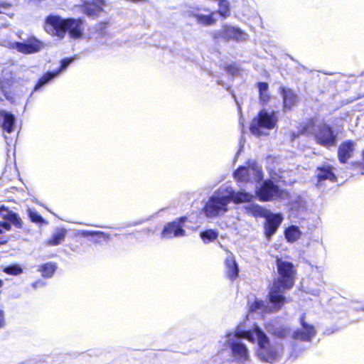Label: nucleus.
<instances>
[{"label":"nucleus","instance_id":"obj_1","mask_svg":"<svg viewBox=\"0 0 364 364\" xmlns=\"http://www.w3.org/2000/svg\"><path fill=\"white\" fill-rule=\"evenodd\" d=\"M46 31L51 36L62 39L68 33L72 39H80L84 33V21L81 18H63L59 16L50 15L46 19Z\"/></svg>","mask_w":364,"mask_h":364},{"label":"nucleus","instance_id":"obj_2","mask_svg":"<svg viewBox=\"0 0 364 364\" xmlns=\"http://www.w3.org/2000/svg\"><path fill=\"white\" fill-rule=\"evenodd\" d=\"M276 264L278 276L273 279L272 284L291 289L294 287L296 280V267L292 262L284 261L280 257H277Z\"/></svg>","mask_w":364,"mask_h":364},{"label":"nucleus","instance_id":"obj_3","mask_svg":"<svg viewBox=\"0 0 364 364\" xmlns=\"http://www.w3.org/2000/svg\"><path fill=\"white\" fill-rule=\"evenodd\" d=\"M255 331L258 340V355L260 359L270 363L275 362L279 357L277 348L270 343L269 338L259 327H255Z\"/></svg>","mask_w":364,"mask_h":364},{"label":"nucleus","instance_id":"obj_4","mask_svg":"<svg viewBox=\"0 0 364 364\" xmlns=\"http://www.w3.org/2000/svg\"><path fill=\"white\" fill-rule=\"evenodd\" d=\"M247 37V33L241 28L227 23L223 24L220 29L211 33V38L215 41L223 40L225 42L230 41L242 42L245 41Z\"/></svg>","mask_w":364,"mask_h":364},{"label":"nucleus","instance_id":"obj_5","mask_svg":"<svg viewBox=\"0 0 364 364\" xmlns=\"http://www.w3.org/2000/svg\"><path fill=\"white\" fill-rule=\"evenodd\" d=\"M277 122V119L274 112L268 113L267 111L260 110L256 117L253 118L250 126V132L257 136L262 134L261 129H272Z\"/></svg>","mask_w":364,"mask_h":364},{"label":"nucleus","instance_id":"obj_6","mask_svg":"<svg viewBox=\"0 0 364 364\" xmlns=\"http://www.w3.org/2000/svg\"><path fill=\"white\" fill-rule=\"evenodd\" d=\"M287 290L288 289L272 283L269 286L267 300L269 306L267 312L276 313L282 309L287 302V298L284 294Z\"/></svg>","mask_w":364,"mask_h":364},{"label":"nucleus","instance_id":"obj_7","mask_svg":"<svg viewBox=\"0 0 364 364\" xmlns=\"http://www.w3.org/2000/svg\"><path fill=\"white\" fill-rule=\"evenodd\" d=\"M315 142L323 147L335 146L338 141V134L333 128L326 123L320 124L314 133Z\"/></svg>","mask_w":364,"mask_h":364},{"label":"nucleus","instance_id":"obj_8","mask_svg":"<svg viewBox=\"0 0 364 364\" xmlns=\"http://www.w3.org/2000/svg\"><path fill=\"white\" fill-rule=\"evenodd\" d=\"M230 198L226 196H211L203 206V210L208 218H213L225 213Z\"/></svg>","mask_w":364,"mask_h":364},{"label":"nucleus","instance_id":"obj_9","mask_svg":"<svg viewBox=\"0 0 364 364\" xmlns=\"http://www.w3.org/2000/svg\"><path fill=\"white\" fill-rule=\"evenodd\" d=\"M255 193L259 200L262 202L274 200L283 195V191L271 179L264 181Z\"/></svg>","mask_w":364,"mask_h":364},{"label":"nucleus","instance_id":"obj_10","mask_svg":"<svg viewBox=\"0 0 364 364\" xmlns=\"http://www.w3.org/2000/svg\"><path fill=\"white\" fill-rule=\"evenodd\" d=\"M187 220L186 216L180 217L173 221L168 223L161 232L162 238L171 239L185 235L183 223Z\"/></svg>","mask_w":364,"mask_h":364},{"label":"nucleus","instance_id":"obj_11","mask_svg":"<svg viewBox=\"0 0 364 364\" xmlns=\"http://www.w3.org/2000/svg\"><path fill=\"white\" fill-rule=\"evenodd\" d=\"M13 48L23 54H32L39 52L43 48V43L34 36L29 37L26 42H15Z\"/></svg>","mask_w":364,"mask_h":364},{"label":"nucleus","instance_id":"obj_12","mask_svg":"<svg viewBox=\"0 0 364 364\" xmlns=\"http://www.w3.org/2000/svg\"><path fill=\"white\" fill-rule=\"evenodd\" d=\"M335 168L331 164H322L316 168V186H321L325 181L336 183L338 177L334 172Z\"/></svg>","mask_w":364,"mask_h":364},{"label":"nucleus","instance_id":"obj_13","mask_svg":"<svg viewBox=\"0 0 364 364\" xmlns=\"http://www.w3.org/2000/svg\"><path fill=\"white\" fill-rule=\"evenodd\" d=\"M264 218L266 220L264 223V232L266 237L269 240L279 228L283 220V217L281 213H272L269 212Z\"/></svg>","mask_w":364,"mask_h":364},{"label":"nucleus","instance_id":"obj_14","mask_svg":"<svg viewBox=\"0 0 364 364\" xmlns=\"http://www.w3.org/2000/svg\"><path fill=\"white\" fill-rule=\"evenodd\" d=\"M300 324L303 330L297 329L294 331L291 335L292 338L300 340L301 341H310L316 335V329L313 325L308 324L305 321V316L300 317Z\"/></svg>","mask_w":364,"mask_h":364},{"label":"nucleus","instance_id":"obj_15","mask_svg":"<svg viewBox=\"0 0 364 364\" xmlns=\"http://www.w3.org/2000/svg\"><path fill=\"white\" fill-rule=\"evenodd\" d=\"M279 92L282 97V109L284 112L292 110L298 102V96L291 88L281 86Z\"/></svg>","mask_w":364,"mask_h":364},{"label":"nucleus","instance_id":"obj_16","mask_svg":"<svg viewBox=\"0 0 364 364\" xmlns=\"http://www.w3.org/2000/svg\"><path fill=\"white\" fill-rule=\"evenodd\" d=\"M356 147V142L352 139L342 141L338 147L337 156L341 164H346L354 153Z\"/></svg>","mask_w":364,"mask_h":364},{"label":"nucleus","instance_id":"obj_17","mask_svg":"<svg viewBox=\"0 0 364 364\" xmlns=\"http://www.w3.org/2000/svg\"><path fill=\"white\" fill-rule=\"evenodd\" d=\"M232 358L241 363L246 362L249 358V353L247 346L240 341H232L229 343Z\"/></svg>","mask_w":364,"mask_h":364},{"label":"nucleus","instance_id":"obj_18","mask_svg":"<svg viewBox=\"0 0 364 364\" xmlns=\"http://www.w3.org/2000/svg\"><path fill=\"white\" fill-rule=\"evenodd\" d=\"M71 61L72 60L70 58L63 59L60 61V66L59 68H58L55 70L48 71L43 73L37 80L34 86V90H38V88L48 82L50 80L55 77L60 73L61 70L66 68L69 65Z\"/></svg>","mask_w":364,"mask_h":364},{"label":"nucleus","instance_id":"obj_19","mask_svg":"<svg viewBox=\"0 0 364 364\" xmlns=\"http://www.w3.org/2000/svg\"><path fill=\"white\" fill-rule=\"evenodd\" d=\"M228 253L224 261L225 275L233 282L239 277V266L232 252L228 251Z\"/></svg>","mask_w":364,"mask_h":364},{"label":"nucleus","instance_id":"obj_20","mask_svg":"<svg viewBox=\"0 0 364 364\" xmlns=\"http://www.w3.org/2000/svg\"><path fill=\"white\" fill-rule=\"evenodd\" d=\"M252 172L256 173L259 178H262V173L255 167L239 166L233 173L234 178L239 182L247 183L250 181Z\"/></svg>","mask_w":364,"mask_h":364},{"label":"nucleus","instance_id":"obj_21","mask_svg":"<svg viewBox=\"0 0 364 364\" xmlns=\"http://www.w3.org/2000/svg\"><path fill=\"white\" fill-rule=\"evenodd\" d=\"M100 2V5L96 4V1H83L81 6L82 13L92 18H96L103 11L102 4L104 1Z\"/></svg>","mask_w":364,"mask_h":364},{"label":"nucleus","instance_id":"obj_22","mask_svg":"<svg viewBox=\"0 0 364 364\" xmlns=\"http://www.w3.org/2000/svg\"><path fill=\"white\" fill-rule=\"evenodd\" d=\"M0 116L3 118L1 124L2 129L8 134L11 133L16 123L15 116L4 110L0 111Z\"/></svg>","mask_w":364,"mask_h":364},{"label":"nucleus","instance_id":"obj_23","mask_svg":"<svg viewBox=\"0 0 364 364\" xmlns=\"http://www.w3.org/2000/svg\"><path fill=\"white\" fill-rule=\"evenodd\" d=\"M316 128V119L314 117H310L306 119V121L302 123L298 129V132L296 136H299L301 135H313L314 136V132Z\"/></svg>","mask_w":364,"mask_h":364},{"label":"nucleus","instance_id":"obj_24","mask_svg":"<svg viewBox=\"0 0 364 364\" xmlns=\"http://www.w3.org/2000/svg\"><path fill=\"white\" fill-rule=\"evenodd\" d=\"M67 233V230L65 228H59L56 230L55 232L46 241V244L48 246H57L61 244L65 238Z\"/></svg>","mask_w":364,"mask_h":364},{"label":"nucleus","instance_id":"obj_25","mask_svg":"<svg viewBox=\"0 0 364 364\" xmlns=\"http://www.w3.org/2000/svg\"><path fill=\"white\" fill-rule=\"evenodd\" d=\"M230 198V201L232 200L235 203H242L251 201L252 196L244 191H230L228 196Z\"/></svg>","mask_w":364,"mask_h":364},{"label":"nucleus","instance_id":"obj_26","mask_svg":"<svg viewBox=\"0 0 364 364\" xmlns=\"http://www.w3.org/2000/svg\"><path fill=\"white\" fill-rule=\"evenodd\" d=\"M215 12L211 11L208 15L201 14H194V17L196 18L197 22L203 26H210L216 24V19L214 17Z\"/></svg>","mask_w":364,"mask_h":364},{"label":"nucleus","instance_id":"obj_27","mask_svg":"<svg viewBox=\"0 0 364 364\" xmlns=\"http://www.w3.org/2000/svg\"><path fill=\"white\" fill-rule=\"evenodd\" d=\"M56 269L57 264L55 262H46L38 267V271L41 272L43 278L52 277Z\"/></svg>","mask_w":364,"mask_h":364},{"label":"nucleus","instance_id":"obj_28","mask_svg":"<svg viewBox=\"0 0 364 364\" xmlns=\"http://www.w3.org/2000/svg\"><path fill=\"white\" fill-rule=\"evenodd\" d=\"M269 332L279 338H285L290 335L291 329L286 326H273L269 329Z\"/></svg>","mask_w":364,"mask_h":364},{"label":"nucleus","instance_id":"obj_29","mask_svg":"<svg viewBox=\"0 0 364 364\" xmlns=\"http://www.w3.org/2000/svg\"><path fill=\"white\" fill-rule=\"evenodd\" d=\"M301 232L296 225H290L284 230V236L287 242H294L301 236Z\"/></svg>","mask_w":364,"mask_h":364},{"label":"nucleus","instance_id":"obj_30","mask_svg":"<svg viewBox=\"0 0 364 364\" xmlns=\"http://www.w3.org/2000/svg\"><path fill=\"white\" fill-rule=\"evenodd\" d=\"M200 237L205 243L213 242L218 237V232L214 229H208L200 232Z\"/></svg>","mask_w":364,"mask_h":364},{"label":"nucleus","instance_id":"obj_31","mask_svg":"<svg viewBox=\"0 0 364 364\" xmlns=\"http://www.w3.org/2000/svg\"><path fill=\"white\" fill-rule=\"evenodd\" d=\"M249 212L251 213L252 215H253L255 218H265L267 215L269 213V210L264 208L263 207L255 204L251 205L249 208Z\"/></svg>","mask_w":364,"mask_h":364},{"label":"nucleus","instance_id":"obj_32","mask_svg":"<svg viewBox=\"0 0 364 364\" xmlns=\"http://www.w3.org/2000/svg\"><path fill=\"white\" fill-rule=\"evenodd\" d=\"M4 219L11 222L16 228H22V220L18 215L12 210H8L7 214L4 217Z\"/></svg>","mask_w":364,"mask_h":364},{"label":"nucleus","instance_id":"obj_33","mask_svg":"<svg viewBox=\"0 0 364 364\" xmlns=\"http://www.w3.org/2000/svg\"><path fill=\"white\" fill-rule=\"evenodd\" d=\"M27 213L29 217L30 220L32 223H36V224H46L47 223L46 220L43 218V216L38 213L36 210L33 209H28Z\"/></svg>","mask_w":364,"mask_h":364},{"label":"nucleus","instance_id":"obj_34","mask_svg":"<svg viewBox=\"0 0 364 364\" xmlns=\"http://www.w3.org/2000/svg\"><path fill=\"white\" fill-rule=\"evenodd\" d=\"M3 272L6 274L17 276L23 273V268L17 264L6 266L2 269Z\"/></svg>","mask_w":364,"mask_h":364},{"label":"nucleus","instance_id":"obj_35","mask_svg":"<svg viewBox=\"0 0 364 364\" xmlns=\"http://www.w3.org/2000/svg\"><path fill=\"white\" fill-rule=\"evenodd\" d=\"M217 12L223 19L229 16L230 15L229 1H219V8Z\"/></svg>","mask_w":364,"mask_h":364},{"label":"nucleus","instance_id":"obj_36","mask_svg":"<svg viewBox=\"0 0 364 364\" xmlns=\"http://www.w3.org/2000/svg\"><path fill=\"white\" fill-rule=\"evenodd\" d=\"M264 307V302L261 299H256L250 305L249 311L250 313L256 312L257 310L262 309Z\"/></svg>","mask_w":364,"mask_h":364},{"label":"nucleus","instance_id":"obj_37","mask_svg":"<svg viewBox=\"0 0 364 364\" xmlns=\"http://www.w3.org/2000/svg\"><path fill=\"white\" fill-rule=\"evenodd\" d=\"M224 68L227 73L232 75H238L240 70L239 66L235 63L227 64L225 65Z\"/></svg>","mask_w":364,"mask_h":364},{"label":"nucleus","instance_id":"obj_38","mask_svg":"<svg viewBox=\"0 0 364 364\" xmlns=\"http://www.w3.org/2000/svg\"><path fill=\"white\" fill-rule=\"evenodd\" d=\"M11 229V225L10 223L6 221H0V234L9 231Z\"/></svg>","mask_w":364,"mask_h":364},{"label":"nucleus","instance_id":"obj_39","mask_svg":"<svg viewBox=\"0 0 364 364\" xmlns=\"http://www.w3.org/2000/svg\"><path fill=\"white\" fill-rule=\"evenodd\" d=\"M259 102L262 104L268 102L270 100V95L267 92H259Z\"/></svg>","mask_w":364,"mask_h":364},{"label":"nucleus","instance_id":"obj_40","mask_svg":"<svg viewBox=\"0 0 364 364\" xmlns=\"http://www.w3.org/2000/svg\"><path fill=\"white\" fill-rule=\"evenodd\" d=\"M259 92H265L268 91L269 85L266 82H259L257 83Z\"/></svg>","mask_w":364,"mask_h":364},{"label":"nucleus","instance_id":"obj_41","mask_svg":"<svg viewBox=\"0 0 364 364\" xmlns=\"http://www.w3.org/2000/svg\"><path fill=\"white\" fill-rule=\"evenodd\" d=\"M82 242L81 240L75 239L73 243L70 244V248L73 251L77 250L80 247V245H82Z\"/></svg>","mask_w":364,"mask_h":364},{"label":"nucleus","instance_id":"obj_42","mask_svg":"<svg viewBox=\"0 0 364 364\" xmlns=\"http://www.w3.org/2000/svg\"><path fill=\"white\" fill-rule=\"evenodd\" d=\"M11 7V4L9 3H4V2L0 3V14H8V13H6V10Z\"/></svg>","mask_w":364,"mask_h":364},{"label":"nucleus","instance_id":"obj_43","mask_svg":"<svg viewBox=\"0 0 364 364\" xmlns=\"http://www.w3.org/2000/svg\"><path fill=\"white\" fill-rule=\"evenodd\" d=\"M246 332H247V331H243V330H241V329H236L235 333H234V335L236 337L244 338H245V336H247V333Z\"/></svg>","mask_w":364,"mask_h":364},{"label":"nucleus","instance_id":"obj_44","mask_svg":"<svg viewBox=\"0 0 364 364\" xmlns=\"http://www.w3.org/2000/svg\"><path fill=\"white\" fill-rule=\"evenodd\" d=\"M45 284H46L43 281L39 279V280L35 281L31 285L33 289H36L39 287H42L45 286Z\"/></svg>","mask_w":364,"mask_h":364},{"label":"nucleus","instance_id":"obj_45","mask_svg":"<svg viewBox=\"0 0 364 364\" xmlns=\"http://www.w3.org/2000/svg\"><path fill=\"white\" fill-rule=\"evenodd\" d=\"M107 24V22L101 21L97 24V28L100 33H102L104 30L106 29Z\"/></svg>","mask_w":364,"mask_h":364},{"label":"nucleus","instance_id":"obj_46","mask_svg":"<svg viewBox=\"0 0 364 364\" xmlns=\"http://www.w3.org/2000/svg\"><path fill=\"white\" fill-rule=\"evenodd\" d=\"M254 332L255 333V330L254 331H252V330L247 331L246 333H247V336H245V338H247L248 341L253 342L254 341V337H253Z\"/></svg>","mask_w":364,"mask_h":364},{"label":"nucleus","instance_id":"obj_47","mask_svg":"<svg viewBox=\"0 0 364 364\" xmlns=\"http://www.w3.org/2000/svg\"><path fill=\"white\" fill-rule=\"evenodd\" d=\"M4 314L2 310L0 309V328L4 326Z\"/></svg>","mask_w":364,"mask_h":364},{"label":"nucleus","instance_id":"obj_48","mask_svg":"<svg viewBox=\"0 0 364 364\" xmlns=\"http://www.w3.org/2000/svg\"><path fill=\"white\" fill-rule=\"evenodd\" d=\"M3 210H6L8 212V210H9L5 205H2L0 206V213Z\"/></svg>","mask_w":364,"mask_h":364},{"label":"nucleus","instance_id":"obj_49","mask_svg":"<svg viewBox=\"0 0 364 364\" xmlns=\"http://www.w3.org/2000/svg\"><path fill=\"white\" fill-rule=\"evenodd\" d=\"M296 134H297V133H292V134H291V139H294L296 137H298V136H296Z\"/></svg>","mask_w":364,"mask_h":364},{"label":"nucleus","instance_id":"obj_50","mask_svg":"<svg viewBox=\"0 0 364 364\" xmlns=\"http://www.w3.org/2000/svg\"><path fill=\"white\" fill-rule=\"evenodd\" d=\"M3 284H4V282L2 279H0V288L2 287Z\"/></svg>","mask_w":364,"mask_h":364},{"label":"nucleus","instance_id":"obj_51","mask_svg":"<svg viewBox=\"0 0 364 364\" xmlns=\"http://www.w3.org/2000/svg\"><path fill=\"white\" fill-rule=\"evenodd\" d=\"M5 242V241H0V245L4 244Z\"/></svg>","mask_w":364,"mask_h":364}]
</instances>
